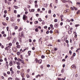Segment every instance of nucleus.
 <instances>
[{"label": "nucleus", "mask_w": 80, "mask_h": 80, "mask_svg": "<svg viewBox=\"0 0 80 80\" xmlns=\"http://www.w3.org/2000/svg\"><path fill=\"white\" fill-rule=\"evenodd\" d=\"M7 31H8V29H9V27H7Z\"/></svg>", "instance_id": "48"}, {"label": "nucleus", "mask_w": 80, "mask_h": 80, "mask_svg": "<svg viewBox=\"0 0 80 80\" xmlns=\"http://www.w3.org/2000/svg\"><path fill=\"white\" fill-rule=\"evenodd\" d=\"M50 33H52L53 31L52 30H50L49 32Z\"/></svg>", "instance_id": "38"}, {"label": "nucleus", "mask_w": 80, "mask_h": 80, "mask_svg": "<svg viewBox=\"0 0 80 80\" xmlns=\"http://www.w3.org/2000/svg\"><path fill=\"white\" fill-rule=\"evenodd\" d=\"M79 26V24H77L75 25V27H78Z\"/></svg>", "instance_id": "35"}, {"label": "nucleus", "mask_w": 80, "mask_h": 80, "mask_svg": "<svg viewBox=\"0 0 80 80\" xmlns=\"http://www.w3.org/2000/svg\"><path fill=\"white\" fill-rule=\"evenodd\" d=\"M19 44V42H17L16 43V45H17V46L18 45V44Z\"/></svg>", "instance_id": "36"}, {"label": "nucleus", "mask_w": 80, "mask_h": 80, "mask_svg": "<svg viewBox=\"0 0 80 80\" xmlns=\"http://www.w3.org/2000/svg\"><path fill=\"white\" fill-rule=\"evenodd\" d=\"M6 20H7V21H8V19H9V18L8 17H7L6 18Z\"/></svg>", "instance_id": "33"}, {"label": "nucleus", "mask_w": 80, "mask_h": 80, "mask_svg": "<svg viewBox=\"0 0 80 80\" xmlns=\"http://www.w3.org/2000/svg\"><path fill=\"white\" fill-rule=\"evenodd\" d=\"M54 27L55 28H58V24L56 23L54 25Z\"/></svg>", "instance_id": "3"}, {"label": "nucleus", "mask_w": 80, "mask_h": 80, "mask_svg": "<svg viewBox=\"0 0 80 80\" xmlns=\"http://www.w3.org/2000/svg\"><path fill=\"white\" fill-rule=\"evenodd\" d=\"M50 7L51 8H52V3H51L50 4Z\"/></svg>", "instance_id": "23"}, {"label": "nucleus", "mask_w": 80, "mask_h": 80, "mask_svg": "<svg viewBox=\"0 0 80 80\" xmlns=\"http://www.w3.org/2000/svg\"><path fill=\"white\" fill-rule=\"evenodd\" d=\"M71 9L72 10H74V9L72 7H71Z\"/></svg>", "instance_id": "40"}, {"label": "nucleus", "mask_w": 80, "mask_h": 80, "mask_svg": "<svg viewBox=\"0 0 80 80\" xmlns=\"http://www.w3.org/2000/svg\"><path fill=\"white\" fill-rule=\"evenodd\" d=\"M35 11V9H31V12H34Z\"/></svg>", "instance_id": "39"}, {"label": "nucleus", "mask_w": 80, "mask_h": 80, "mask_svg": "<svg viewBox=\"0 0 80 80\" xmlns=\"http://www.w3.org/2000/svg\"><path fill=\"white\" fill-rule=\"evenodd\" d=\"M7 74H8V75H9V74H10V72L9 71H8L7 72Z\"/></svg>", "instance_id": "50"}, {"label": "nucleus", "mask_w": 80, "mask_h": 80, "mask_svg": "<svg viewBox=\"0 0 80 80\" xmlns=\"http://www.w3.org/2000/svg\"><path fill=\"white\" fill-rule=\"evenodd\" d=\"M68 57V56L66 55V56H65V59H66Z\"/></svg>", "instance_id": "64"}, {"label": "nucleus", "mask_w": 80, "mask_h": 80, "mask_svg": "<svg viewBox=\"0 0 80 80\" xmlns=\"http://www.w3.org/2000/svg\"><path fill=\"white\" fill-rule=\"evenodd\" d=\"M21 47V46H20V45H18V46H17V48H20Z\"/></svg>", "instance_id": "13"}, {"label": "nucleus", "mask_w": 80, "mask_h": 80, "mask_svg": "<svg viewBox=\"0 0 80 80\" xmlns=\"http://www.w3.org/2000/svg\"><path fill=\"white\" fill-rule=\"evenodd\" d=\"M27 77L28 78H30V75L29 74H27Z\"/></svg>", "instance_id": "25"}, {"label": "nucleus", "mask_w": 80, "mask_h": 80, "mask_svg": "<svg viewBox=\"0 0 80 80\" xmlns=\"http://www.w3.org/2000/svg\"><path fill=\"white\" fill-rule=\"evenodd\" d=\"M19 32H20L21 31H22V29L21 28H20L18 30Z\"/></svg>", "instance_id": "56"}, {"label": "nucleus", "mask_w": 80, "mask_h": 80, "mask_svg": "<svg viewBox=\"0 0 80 80\" xmlns=\"http://www.w3.org/2000/svg\"><path fill=\"white\" fill-rule=\"evenodd\" d=\"M65 67V64H64L62 65V67L64 68Z\"/></svg>", "instance_id": "51"}, {"label": "nucleus", "mask_w": 80, "mask_h": 80, "mask_svg": "<svg viewBox=\"0 0 80 80\" xmlns=\"http://www.w3.org/2000/svg\"><path fill=\"white\" fill-rule=\"evenodd\" d=\"M36 17H38V16H39V14H36Z\"/></svg>", "instance_id": "53"}, {"label": "nucleus", "mask_w": 80, "mask_h": 80, "mask_svg": "<svg viewBox=\"0 0 80 80\" xmlns=\"http://www.w3.org/2000/svg\"><path fill=\"white\" fill-rule=\"evenodd\" d=\"M7 36V35L6 34H4L3 35V37H5Z\"/></svg>", "instance_id": "49"}, {"label": "nucleus", "mask_w": 80, "mask_h": 80, "mask_svg": "<svg viewBox=\"0 0 80 80\" xmlns=\"http://www.w3.org/2000/svg\"><path fill=\"white\" fill-rule=\"evenodd\" d=\"M62 79L61 78H58L57 79V80H62Z\"/></svg>", "instance_id": "26"}, {"label": "nucleus", "mask_w": 80, "mask_h": 80, "mask_svg": "<svg viewBox=\"0 0 80 80\" xmlns=\"http://www.w3.org/2000/svg\"><path fill=\"white\" fill-rule=\"evenodd\" d=\"M18 62H20V61H21V59L18 58Z\"/></svg>", "instance_id": "41"}, {"label": "nucleus", "mask_w": 80, "mask_h": 80, "mask_svg": "<svg viewBox=\"0 0 80 80\" xmlns=\"http://www.w3.org/2000/svg\"><path fill=\"white\" fill-rule=\"evenodd\" d=\"M14 7L16 9H17L18 8V6H14Z\"/></svg>", "instance_id": "16"}, {"label": "nucleus", "mask_w": 80, "mask_h": 80, "mask_svg": "<svg viewBox=\"0 0 80 80\" xmlns=\"http://www.w3.org/2000/svg\"><path fill=\"white\" fill-rule=\"evenodd\" d=\"M17 67L18 69H20V66H17Z\"/></svg>", "instance_id": "28"}, {"label": "nucleus", "mask_w": 80, "mask_h": 80, "mask_svg": "<svg viewBox=\"0 0 80 80\" xmlns=\"http://www.w3.org/2000/svg\"><path fill=\"white\" fill-rule=\"evenodd\" d=\"M42 58H45V56L42 55L41 56Z\"/></svg>", "instance_id": "30"}, {"label": "nucleus", "mask_w": 80, "mask_h": 80, "mask_svg": "<svg viewBox=\"0 0 80 80\" xmlns=\"http://www.w3.org/2000/svg\"><path fill=\"white\" fill-rule=\"evenodd\" d=\"M69 11L70 10H69V9H67L66 10L64 11V12H65V13H67V12H69Z\"/></svg>", "instance_id": "7"}, {"label": "nucleus", "mask_w": 80, "mask_h": 80, "mask_svg": "<svg viewBox=\"0 0 80 80\" xmlns=\"http://www.w3.org/2000/svg\"><path fill=\"white\" fill-rule=\"evenodd\" d=\"M2 34H4L5 32L4 31H2L1 32Z\"/></svg>", "instance_id": "58"}, {"label": "nucleus", "mask_w": 80, "mask_h": 80, "mask_svg": "<svg viewBox=\"0 0 80 80\" xmlns=\"http://www.w3.org/2000/svg\"><path fill=\"white\" fill-rule=\"evenodd\" d=\"M2 24L4 26H7V24L6 22H2Z\"/></svg>", "instance_id": "5"}, {"label": "nucleus", "mask_w": 80, "mask_h": 80, "mask_svg": "<svg viewBox=\"0 0 80 80\" xmlns=\"http://www.w3.org/2000/svg\"><path fill=\"white\" fill-rule=\"evenodd\" d=\"M36 62V63H38V59H37V58H36L35 60Z\"/></svg>", "instance_id": "19"}, {"label": "nucleus", "mask_w": 80, "mask_h": 80, "mask_svg": "<svg viewBox=\"0 0 80 80\" xmlns=\"http://www.w3.org/2000/svg\"><path fill=\"white\" fill-rule=\"evenodd\" d=\"M44 7H46V8H47V7H48V4H45L44 5Z\"/></svg>", "instance_id": "8"}, {"label": "nucleus", "mask_w": 80, "mask_h": 80, "mask_svg": "<svg viewBox=\"0 0 80 80\" xmlns=\"http://www.w3.org/2000/svg\"><path fill=\"white\" fill-rule=\"evenodd\" d=\"M14 13H17V10H14Z\"/></svg>", "instance_id": "60"}, {"label": "nucleus", "mask_w": 80, "mask_h": 80, "mask_svg": "<svg viewBox=\"0 0 80 80\" xmlns=\"http://www.w3.org/2000/svg\"><path fill=\"white\" fill-rule=\"evenodd\" d=\"M29 42H32V39H30L29 40Z\"/></svg>", "instance_id": "63"}, {"label": "nucleus", "mask_w": 80, "mask_h": 80, "mask_svg": "<svg viewBox=\"0 0 80 80\" xmlns=\"http://www.w3.org/2000/svg\"><path fill=\"white\" fill-rule=\"evenodd\" d=\"M38 20L40 22H42V19H41V18H38Z\"/></svg>", "instance_id": "22"}, {"label": "nucleus", "mask_w": 80, "mask_h": 80, "mask_svg": "<svg viewBox=\"0 0 80 80\" xmlns=\"http://www.w3.org/2000/svg\"><path fill=\"white\" fill-rule=\"evenodd\" d=\"M5 50H7V51H8V47H7L6 48H5Z\"/></svg>", "instance_id": "12"}, {"label": "nucleus", "mask_w": 80, "mask_h": 80, "mask_svg": "<svg viewBox=\"0 0 80 80\" xmlns=\"http://www.w3.org/2000/svg\"><path fill=\"white\" fill-rule=\"evenodd\" d=\"M56 3H58V0H55Z\"/></svg>", "instance_id": "52"}, {"label": "nucleus", "mask_w": 80, "mask_h": 80, "mask_svg": "<svg viewBox=\"0 0 80 80\" xmlns=\"http://www.w3.org/2000/svg\"><path fill=\"white\" fill-rule=\"evenodd\" d=\"M54 50H55V51H57V50H58V49H57V48H54Z\"/></svg>", "instance_id": "44"}, {"label": "nucleus", "mask_w": 80, "mask_h": 80, "mask_svg": "<svg viewBox=\"0 0 80 80\" xmlns=\"http://www.w3.org/2000/svg\"><path fill=\"white\" fill-rule=\"evenodd\" d=\"M61 72V73H63L64 72V70L63 69H62Z\"/></svg>", "instance_id": "24"}, {"label": "nucleus", "mask_w": 80, "mask_h": 80, "mask_svg": "<svg viewBox=\"0 0 80 80\" xmlns=\"http://www.w3.org/2000/svg\"><path fill=\"white\" fill-rule=\"evenodd\" d=\"M17 64L18 66L20 65V62H17Z\"/></svg>", "instance_id": "14"}, {"label": "nucleus", "mask_w": 80, "mask_h": 80, "mask_svg": "<svg viewBox=\"0 0 80 80\" xmlns=\"http://www.w3.org/2000/svg\"><path fill=\"white\" fill-rule=\"evenodd\" d=\"M44 28L45 29H47V26H45Z\"/></svg>", "instance_id": "57"}, {"label": "nucleus", "mask_w": 80, "mask_h": 80, "mask_svg": "<svg viewBox=\"0 0 80 80\" xmlns=\"http://www.w3.org/2000/svg\"><path fill=\"white\" fill-rule=\"evenodd\" d=\"M15 30H17V29H18V27H17V26H15Z\"/></svg>", "instance_id": "31"}, {"label": "nucleus", "mask_w": 80, "mask_h": 80, "mask_svg": "<svg viewBox=\"0 0 80 80\" xmlns=\"http://www.w3.org/2000/svg\"><path fill=\"white\" fill-rule=\"evenodd\" d=\"M71 22H73V21H74V20H73V19H71Z\"/></svg>", "instance_id": "61"}, {"label": "nucleus", "mask_w": 80, "mask_h": 80, "mask_svg": "<svg viewBox=\"0 0 80 80\" xmlns=\"http://www.w3.org/2000/svg\"><path fill=\"white\" fill-rule=\"evenodd\" d=\"M72 68H74V69H76V68H77V67H76V66L75 64L72 65Z\"/></svg>", "instance_id": "2"}, {"label": "nucleus", "mask_w": 80, "mask_h": 80, "mask_svg": "<svg viewBox=\"0 0 80 80\" xmlns=\"http://www.w3.org/2000/svg\"><path fill=\"white\" fill-rule=\"evenodd\" d=\"M20 52H21V53H22V52H23V50H22V49H20Z\"/></svg>", "instance_id": "32"}, {"label": "nucleus", "mask_w": 80, "mask_h": 80, "mask_svg": "<svg viewBox=\"0 0 80 80\" xmlns=\"http://www.w3.org/2000/svg\"><path fill=\"white\" fill-rule=\"evenodd\" d=\"M63 15L62 14L61 15L60 17V18H63Z\"/></svg>", "instance_id": "15"}, {"label": "nucleus", "mask_w": 80, "mask_h": 80, "mask_svg": "<svg viewBox=\"0 0 80 80\" xmlns=\"http://www.w3.org/2000/svg\"><path fill=\"white\" fill-rule=\"evenodd\" d=\"M47 67H50V65L48 64L47 65Z\"/></svg>", "instance_id": "47"}, {"label": "nucleus", "mask_w": 80, "mask_h": 80, "mask_svg": "<svg viewBox=\"0 0 80 80\" xmlns=\"http://www.w3.org/2000/svg\"><path fill=\"white\" fill-rule=\"evenodd\" d=\"M20 62H21V63H23V62H24V61H23V60H21Z\"/></svg>", "instance_id": "54"}, {"label": "nucleus", "mask_w": 80, "mask_h": 80, "mask_svg": "<svg viewBox=\"0 0 80 80\" xmlns=\"http://www.w3.org/2000/svg\"><path fill=\"white\" fill-rule=\"evenodd\" d=\"M32 52V51H28V56H30L31 55L30 53H31Z\"/></svg>", "instance_id": "6"}, {"label": "nucleus", "mask_w": 80, "mask_h": 80, "mask_svg": "<svg viewBox=\"0 0 80 80\" xmlns=\"http://www.w3.org/2000/svg\"><path fill=\"white\" fill-rule=\"evenodd\" d=\"M10 71L11 72H12L13 71V70H12V68H10Z\"/></svg>", "instance_id": "42"}, {"label": "nucleus", "mask_w": 80, "mask_h": 80, "mask_svg": "<svg viewBox=\"0 0 80 80\" xmlns=\"http://www.w3.org/2000/svg\"><path fill=\"white\" fill-rule=\"evenodd\" d=\"M50 27H51V28H53V25L52 24H51L50 25Z\"/></svg>", "instance_id": "37"}, {"label": "nucleus", "mask_w": 80, "mask_h": 80, "mask_svg": "<svg viewBox=\"0 0 80 80\" xmlns=\"http://www.w3.org/2000/svg\"><path fill=\"white\" fill-rule=\"evenodd\" d=\"M21 75H22V77H24V74H23V73H22Z\"/></svg>", "instance_id": "27"}, {"label": "nucleus", "mask_w": 80, "mask_h": 80, "mask_svg": "<svg viewBox=\"0 0 80 80\" xmlns=\"http://www.w3.org/2000/svg\"><path fill=\"white\" fill-rule=\"evenodd\" d=\"M9 65H10V66H12V65H13V63H12V61H11L10 62Z\"/></svg>", "instance_id": "4"}, {"label": "nucleus", "mask_w": 80, "mask_h": 80, "mask_svg": "<svg viewBox=\"0 0 80 80\" xmlns=\"http://www.w3.org/2000/svg\"><path fill=\"white\" fill-rule=\"evenodd\" d=\"M40 68H42H42H43V66H40Z\"/></svg>", "instance_id": "55"}, {"label": "nucleus", "mask_w": 80, "mask_h": 80, "mask_svg": "<svg viewBox=\"0 0 80 80\" xmlns=\"http://www.w3.org/2000/svg\"><path fill=\"white\" fill-rule=\"evenodd\" d=\"M62 2L63 3H66L67 2H68V1L63 0Z\"/></svg>", "instance_id": "18"}, {"label": "nucleus", "mask_w": 80, "mask_h": 80, "mask_svg": "<svg viewBox=\"0 0 80 80\" xmlns=\"http://www.w3.org/2000/svg\"><path fill=\"white\" fill-rule=\"evenodd\" d=\"M49 33V31H48L47 32H46L47 34H48Z\"/></svg>", "instance_id": "59"}, {"label": "nucleus", "mask_w": 80, "mask_h": 80, "mask_svg": "<svg viewBox=\"0 0 80 80\" xmlns=\"http://www.w3.org/2000/svg\"><path fill=\"white\" fill-rule=\"evenodd\" d=\"M48 13H49V14H50V13H52V11H51V10L49 9L48 10Z\"/></svg>", "instance_id": "11"}, {"label": "nucleus", "mask_w": 80, "mask_h": 80, "mask_svg": "<svg viewBox=\"0 0 80 80\" xmlns=\"http://www.w3.org/2000/svg\"><path fill=\"white\" fill-rule=\"evenodd\" d=\"M17 55H20V52H18L17 53Z\"/></svg>", "instance_id": "17"}, {"label": "nucleus", "mask_w": 80, "mask_h": 80, "mask_svg": "<svg viewBox=\"0 0 80 80\" xmlns=\"http://www.w3.org/2000/svg\"><path fill=\"white\" fill-rule=\"evenodd\" d=\"M34 23H35V24H38V21H36L34 22Z\"/></svg>", "instance_id": "21"}, {"label": "nucleus", "mask_w": 80, "mask_h": 80, "mask_svg": "<svg viewBox=\"0 0 80 80\" xmlns=\"http://www.w3.org/2000/svg\"><path fill=\"white\" fill-rule=\"evenodd\" d=\"M75 55H76V53H74L73 54V56L74 57H75Z\"/></svg>", "instance_id": "34"}, {"label": "nucleus", "mask_w": 80, "mask_h": 80, "mask_svg": "<svg viewBox=\"0 0 80 80\" xmlns=\"http://www.w3.org/2000/svg\"><path fill=\"white\" fill-rule=\"evenodd\" d=\"M72 53V51L70 50L69 51V53H70V55H72V54H71Z\"/></svg>", "instance_id": "29"}, {"label": "nucleus", "mask_w": 80, "mask_h": 80, "mask_svg": "<svg viewBox=\"0 0 80 80\" xmlns=\"http://www.w3.org/2000/svg\"><path fill=\"white\" fill-rule=\"evenodd\" d=\"M41 40H42V38L39 39V42H40Z\"/></svg>", "instance_id": "43"}, {"label": "nucleus", "mask_w": 80, "mask_h": 80, "mask_svg": "<svg viewBox=\"0 0 80 80\" xmlns=\"http://www.w3.org/2000/svg\"><path fill=\"white\" fill-rule=\"evenodd\" d=\"M60 25L61 26H62V25H63V22H61L60 23Z\"/></svg>", "instance_id": "45"}, {"label": "nucleus", "mask_w": 80, "mask_h": 80, "mask_svg": "<svg viewBox=\"0 0 80 80\" xmlns=\"http://www.w3.org/2000/svg\"><path fill=\"white\" fill-rule=\"evenodd\" d=\"M42 60L40 59L39 60H38V62L39 63H42Z\"/></svg>", "instance_id": "9"}, {"label": "nucleus", "mask_w": 80, "mask_h": 80, "mask_svg": "<svg viewBox=\"0 0 80 80\" xmlns=\"http://www.w3.org/2000/svg\"><path fill=\"white\" fill-rule=\"evenodd\" d=\"M28 18V17L26 15L24 14L23 15V19L24 20H25V18Z\"/></svg>", "instance_id": "1"}, {"label": "nucleus", "mask_w": 80, "mask_h": 80, "mask_svg": "<svg viewBox=\"0 0 80 80\" xmlns=\"http://www.w3.org/2000/svg\"><path fill=\"white\" fill-rule=\"evenodd\" d=\"M54 22H58V20L57 19H54Z\"/></svg>", "instance_id": "20"}, {"label": "nucleus", "mask_w": 80, "mask_h": 80, "mask_svg": "<svg viewBox=\"0 0 80 80\" xmlns=\"http://www.w3.org/2000/svg\"><path fill=\"white\" fill-rule=\"evenodd\" d=\"M35 31L36 32H38V28H36L35 29Z\"/></svg>", "instance_id": "10"}, {"label": "nucleus", "mask_w": 80, "mask_h": 80, "mask_svg": "<svg viewBox=\"0 0 80 80\" xmlns=\"http://www.w3.org/2000/svg\"><path fill=\"white\" fill-rule=\"evenodd\" d=\"M17 17L18 18H20V15L19 14H18V15Z\"/></svg>", "instance_id": "46"}, {"label": "nucleus", "mask_w": 80, "mask_h": 80, "mask_svg": "<svg viewBox=\"0 0 80 80\" xmlns=\"http://www.w3.org/2000/svg\"><path fill=\"white\" fill-rule=\"evenodd\" d=\"M37 2H38L37 1H34V3H36V4L37 3Z\"/></svg>", "instance_id": "62"}]
</instances>
